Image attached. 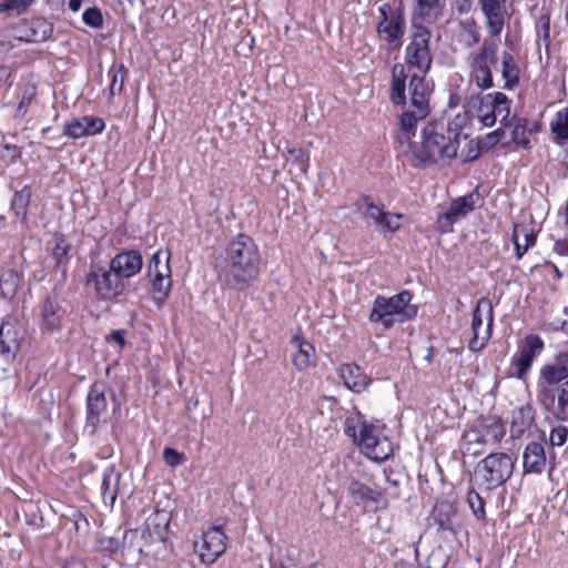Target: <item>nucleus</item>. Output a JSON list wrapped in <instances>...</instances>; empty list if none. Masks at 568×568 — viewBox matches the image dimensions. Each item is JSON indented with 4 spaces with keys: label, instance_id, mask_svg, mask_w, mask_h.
Listing matches in <instances>:
<instances>
[{
    "label": "nucleus",
    "instance_id": "1",
    "mask_svg": "<svg viewBox=\"0 0 568 568\" xmlns=\"http://www.w3.org/2000/svg\"><path fill=\"white\" fill-rule=\"evenodd\" d=\"M261 256L254 240L239 234L225 248L224 260L215 264L221 283L243 291L251 286L260 274Z\"/></svg>",
    "mask_w": 568,
    "mask_h": 568
},
{
    "label": "nucleus",
    "instance_id": "2",
    "mask_svg": "<svg viewBox=\"0 0 568 568\" xmlns=\"http://www.w3.org/2000/svg\"><path fill=\"white\" fill-rule=\"evenodd\" d=\"M446 132L444 122L428 123L423 129L420 146L410 145L407 153L408 162L415 168H424L440 160L455 159L459 141Z\"/></svg>",
    "mask_w": 568,
    "mask_h": 568
},
{
    "label": "nucleus",
    "instance_id": "3",
    "mask_svg": "<svg viewBox=\"0 0 568 568\" xmlns=\"http://www.w3.org/2000/svg\"><path fill=\"white\" fill-rule=\"evenodd\" d=\"M383 428L377 420L367 422L357 409H354L344 422L345 434L369 459L376 462L386 460L393 453V445L383 434Z\"/></svg>",
    "mask_w": 568,
    "mask_h": 568
},
{
    "label": "nucleus",
    "instance_id": "4",
    "mask_svg": "<svg viewBox=\"0 0 568 568\" xmlns=\"http://www.w3.org/2000/svg\"><path fill=\"white\" fill-rule=\"evenodd\" d=\"M505 435L506 428L500 417L480 416L463 434V448L466 454L477 457L485 452L486 446L497 445Z\"/></svg>",
    "mask_w": 568,
    "mask_h": 568
},
{
    "label": "nucleus",
    "instance_id": "5",
    "mask_svg": "<svg viewBox=\"0 0 568 568\" xmlns=\"http://www.w3.org/2000/svg\"><path fill=\"white\" fill-rule=\"evenodd\" d=\"M412 294L403 291L394 296H377L369 313L372 323H381L389 329L396 322L404 323L417 315V306L410 304Z\"/></svg>",
    "mask_w": 568,
    "mask_h": 568
},
{
    "label": "nucleus",
    "instance_id": "6",
    "mask_svg": "<svg viewBox=\"0 0 568 568\" xmlns=\"http://www.w3.org/2000/svg\"><path fill=\"white\" fill-rule=\"evenodd\" d=\"M514 467L513 458L506 453H490L477 463L471 480L479 489L491 491L511 477Z\"/></svg>",
    "mask_w": 568,
    "mask_h": 568
},
{
    "label": "nucleus",
    "instance_id": "7",
    "mask_svg": "<svg viewBox=\"0 0 568 568\" xmlns=\"http://www.w3.org/2000/svg\"><path fill=\"white\" fill-rule=\"evenodd\" d=\"M537 402L557 420H568V377L539 374Z\"/></svg>",
    "mask_w": 568,
    "mask_h": 568
},
{
    "label": "nucleus",
    "instance_id": "8",
    "mask_svg": "<svg viewBox=\"0 0 568 568\" xmlns=\"http://www.w3.org/2000/svg\"><path fill=\"white\" fill-rule=\"evenodd\" d=\"M511 103L503 92L476 93L468 98L467 108L468 112L473 113L484 126L491 128L498 119L500 124L508 119Z\"/></svg>",
    "mask_w": 568,
    "mask_h": 568
},
{
    "label": "nucleus",
    "instance_id": "9",
    "mask_svg": "<svg viewBox=\"0 0 568 568\" xmlns=\"http://www.w3.org/2000/svg\"><path fill=\"white\" fill-rule=\"evenodd\" d=\"M430 39L429 29L423 24L413 23L404 57L408 70H415V73L422 74H427L430 71L433 63Z\"/></svg>",
    "mask_w": 568,
    "mask_h": 568
},
{
    "label": "nucleus",
    "instance_id": "10",
    "mask_svg": "<svg viewBox=\"0 0 568 568\" xmlns=\"http://www.w3.org/2000/svg\"><path fill=\"white\" fill-rule=\"evenodd\" d=\"M485 18L487 31L490 37H499L507 14L506 3L508 0H477ZM475 0H453V12L464 16L473 10Z\"/></svg>",
    "mask_w": 568,
    "mask_h": 568
},
{
    "label": "nucleus",
    "instance_id": "11",
    "mask_svg": "<svg viewBox=\"0 0 568 568\" xmlns=\"http://www.w3.org/2000/svg\"><path fill=\"white\" fill-rule=\"evenodd\" d=\"M378 11L381 21L376 26L377 36L390 48H400L406 32L404 7L385 2L379 7Z\"/></svg>",
    "mask_w": 568,
    "mask_h": 568
},
{
    "label": "nucleus",
    "instance_id": "12",
    "mask_svg": "<svg viewBox=\"0 0 568 568\" xmlns=\"http://www.w3.org/2000/svg\"><path fill=\"white\" fill-rule=\"evenodd\" d=\"M498 60V45L494 41L485 40L478 52L474 53L470 62V78L480 90L494 87L491 67Z\"/></svg>",
    "mask_w": 568,
    "mask_h": 568
},
{
    "label": "nucleus",
    "instance_id": "13",
    "mask_svg": "<svg viewBox=\"0 0 568 568\" xmlns=\"http://www.w3.org/2000/svg\"><path fill=\"white\" fill-rule=\"evenodd\" d=\"M494 324V308L490 300L481 297L473 312L471 332L473 337L468 347L473 352L481 351L489 341Z\"/></svg>",
    "mask_w": 568,
    "mask_h": 568
},
{
    "label": "nucleus",
    "instance_id": "14",
    "mask_svg": "<svg viewBox=\"0 0 568 568\" xmlns=\"http://www.w3.org/2000/svg\"><path fill=\"white\" fill-rule=\"evenodd\" d=\"M87 285L92 287L102 300H112L123 292L124 285L111 265H91L87 275Z\"/></svg>",
    "mask_w": 568,
    "mask_h": 568
},
{
    "label": "nucleus",
    "instance_id": "15",
    "mask_svg": "<svg viewBox=\"0 0 568 568\" xmlns=\"http://www.w3.org/2000/svg\"><path fill=\"white\" fill-rule=\"evenodd\" d=\"M227 536L222 525H214L194 540V550L204 565H213L226 550Z\"/></svg>",
    "mask_w": 568,
    "mask_h": 568
},
{
    "label": "nucleus",
    "instance_id": "16",
    "mask_svg": "<svg viewBox=\"0 0 568 568\" xmlns=\"http://www.w3.org/2000/svg\"><path fill=\"white\" fill-rule=\"evenodd\" d=\"M357 210L362 217L381 233H395L400 229V220L404 217L400 213L385 211L368 196L357 204Z\"/></svg>",
    "mask_w": 568,
    "mask_h": 568
},
{
    "label": "nucleus",
    "instance_id": "17",
    "mask_svg": "<svg viewBox=\"0 0 568 568\" xmlns=\"http://www.w3.org/2000/svg\"><path fill=\"white\" fill-rule=\"evenodd\" d=\"M105 390L106 387L102 383H93L89 389L84 432L90 435H94L99 425L105 422L108 412Z\"/></svg>",
    "mask_w": 568,
    "mask_h": 568
},
{
    "label": "nucleus",
    "instance_id": "18",
    "mask_svg": "<svg viewBox=\"0 0 568 568\" xmlns=\"http://www.w3.org/2000/svg\"><path fill=\"white\" fill-rule=\"evenodd\" d=\"M542 349L544 341L538 335H527L518 353L511 358V366L515 368L511 375L518 379H524Z\"/></svg>",
    "mask_w": 568,
    "mask_h": 568
},
{
    "label": "nucleus",
    "instance_id": "19",
    "mask_svg": "<svg viewBox=\"0 0 568 568\" xmlns=\"http://www.w3.org/2000/svg\"><path fill=\"white\" fill-rule=\"evenodd\" d=\"M161 255V252L153 254L148 265V275L152 278L153 291L159 294V296L155 297L158 303H162L166 298L172 285L171 270L169 266L170 254H165L164 261H162Z\"/></svg>",
    "mask_w": 568,
    "mask_h": 568
},
{
    "label": "nucleus",
    "instance_id": "20",
    "mask_svg": "<svg viewBox=\"0 0 568 568\" xmlns=\"http://www.w3.org/2000/svg\"><path fill=\"white\" fill-rule=\"evenodd\" d=\"M170 516L164 510H156L150 516L144 527L139 530L148 550L154 546L163 547L169 534Z\"/></svg>",
    "mask_w": 568,
    "mask_h": 568
},
{
    "label": "nucleus",
    "instance_id": "21",
    "mask_svg": "<svg viewBox=\"0 0 568 568\" xmlns=\"http://www.w3.org/2000/svg\"><path fill=\"white\" fill-rule=\"evenodd\" d=\"M23 329L13 317H8L0 325V355L12 361L20 349Z\"/></svg>",
    "mask_w": 568,
    "mask_h": 568
},
{
    "label": "nucleus",
    "instance_id": "22",
    "mask_svg": "<svg viewBox=\"0 0 568 568\" xmlns=\"http://www.w3.org/2000/svg\"><path fill=\"white\" fill-rule=\"evenodd\" d=\"M347 494L357 506L367 507L369 504H375L376 508L387 507V500L379 490L373 489L357 479L349 480Z\"/></svg>",
    "mask_w": 568,
    "mask_h": 568
},
{
    "label": "nucleus",
    "instance_id": "23",
    "mask_svg": "<svg viewBox=\"0 0 568 568\" xmlns=\"http://www.w3.org/2000/svg\"><path fill=\"white\" fill-rule=\"evenodd\" d=\"M110 265L122 281L123 278H130L140 273L143 266V260L140 252L129 250L118 253L110 261Z\"/></svg>",
    "mask_w": 568,
    "mask_h": 568
},
{
    "label": "nucleus",
    "instance_id": "24",
    "mask_svg": "<svg viewBox=\"0 0 568 568\" xmlns=\"http://www.w3.org/2000/svg\"><path fill=\"white\" fill-rule=\"evenodd\" d=\"M480 200L478 187H476L473 192L453 200L448 210L440 216L439 221L445 220L448 225L454 224L474 211Z\"/></svg>",
    "mask_w": 568,
    "mask_h": 568
},
{
    "label": "nucleus",
    "instance_id": "25",
    "mask_svg": "<svg viewBox=\"0 0 568 568\" xmlns=\"http://www.w3.org/2000/svg\"><path fill=\"white\" fill-rule=\"evenodd\" d=\"M65 310L62 306V300L57 292H52L45 297L41 306L42 326L48 331L57 329L61 326Z\"/></svg>",
    "mask_w": 568,
    "mask_h": 568
},
{
    "label": "nucleus",
    "instance_id": "26",
    "mask_svg": "<svg viewBox=\"0 0 568 568\" xmlns=\"http://www.w3.org/2000/svg\"><path fill=\"white\" fill-rule=\"evenodd\" d=\"M425 77L426 74L413 73L409 81L410 108L418 109L419 115L429 112L430 90Z\"/></svg>",
    "mask_w": 568,
    "mask_h": 568
},
{
    "label": "nucleus",
    "instance_id": "27",
    "mask_svg": "<svg viewBox=\"0 0 568 568\" xmlns=\"http://www.w3.org/2000/svg\"><path fill=\"white\" fill-rule=\"evenodd\" d=\"M547 465V457L544 444L530 442L523 453V468L526 474H541Z\"/></svg>",
    "mask_w": 568,
    "mask_h": 568
},
{
    "label": "nucleus",
    "instance_id": "28",
    "mask_svg": "<svg viewBox=\"0 0 568 568\" xmlns=\"http://www.w3.org/2000/svg\"><path fill=\"white\" fill-rule=\"evenodd\" d=\"M120 552L122 557L155 556L158 550H148L141 539L139 529L125 530L122 537Z\"/></svg>",
    "mask_w": 568,
    "mask_h": 568
},
{
    "label": "nucleus",
    "instance_id": "29",
    "mask_svg": "<svg viewBox=\"0 0 568 568\" xmlns=\"http://www.w3.org/2000/svg\"><path fill=\"white\" fill-rule=\"evenodd\" d=\"M536 410L530 404L517 407L511 414L510 433L513 437H521L535 423Z\"/></svg>",
    "mask_w": 568,
    "mask_h": 568
},
{
    "label": "nucleus",
    "instance_id": "30",
    "mask_svg": "<svg viewBox=\"0 0 568 568\" xmlns=\"http://www.w3.org/2000/svg\"><path fill=\"white\" fill-rule=\"evenodd\" d=\"M344 385L355 393L363 392L369 384V378L356 364H343L338 369Z\"/></svg>",
    "mask_w": 568,
    "mask_h": 568
},
{
    "label": "nucleus",
    "instance_id": "31",
    "mask_svg": "<svg viewBox=\"0 0 568 568\" xmlns=\"http://www.w3.org/2000/svg\"><path fill=\"white\" fill-rule=\"evenodd\" d=\"M121 473L114 466H108L103 470L101 491L103 503L113 505L120 493Z\"/></svg>",
    "mask_w": 568,
    "mask_h": 568
},
{
    "label": "nucleus",
    "instance_id": "32",
    "mask_svg": "<svg viewBox=\"0 0 568 568\" xmlns=\"http://www.w3.org/2000/svg\"><path fill=\"white\" fill-rule=\"evenodd\" d=\"M415 16L426 23H435L443 17L446 0H416Z\"/></svg>",
    "mask_w": 568,
    "mask_h": 568
},
{
    "label": "nucleus",
    "instance_id": "33",
    "mask_svg": "<svg viewBox=\"0 0 568 568\" xmlns=\"http://www.w3.org/2000/svg\"><path fill=\"white\" fill-rule=\"evenodd\" d=\"M501 77L504 80L503 88L506 90H513L519 83V65L515 57L508 51H504L501 54Z\"/></svg>",
    "mask_w": 568,
    "mask_h": 568
},
{
    "label": "nucleus",
    "instance_id": "34",
    "mask_svg": "<svg viewBox=\"0 0 568 568\" xmlns=\"http://www.w3.org/2000/svg\"><path fill=\"white\" fill-rule=\"evenodd\" d=\"M528 120L508 114V119L501 123L505 128H511V141L523 149H530V141L526 133L528 131Z\"/></svg>",
    "mask_w": 568,
    "mask_h": 568
},
{
    "label": "nucleus",
    "instance_id": "35",
    "mask_svg": "<svg viewBox=\"0 0 568 568\" xmlns=\"http://www.w3.org/2000/svg\"><path fill=\"white\" fill-rule=\"evenodd\" d=\"M540 375H552V377H568V348L558 352L552 362L544 364L539 369Z\"/></svg>",
    "mask_w": 568,
    "mask_h": 568
},
{
    "label": "nucleus",
    "instance_id": "36",
    "mask_svg": "<svg viewBox=\"0 0 568 568\" xmlns=\"http://www.w3.org/2000/svg\"><path fill=\"white\" fill-rule=\"evenodd\" d=\"M72 245L61 235L54 237V247L52 256L55 261V267L61 268L62 276L67 275V264L70 261V251Z\"/></svg>",
    "mask_w": 568,
    "mask_h": 568
},
{
    "label": "nucleus",
    "instance_id": "37",
    "mask_svg": "<svg viewBox=\"0 0 568 568\" xmlns=\"http://www.w3.org/2000/svg\"><path fill=\"white\" fill-rule=\"evenodd\" d=\"M292 343L298 348L296 354L293 356L294 366L300 371L307 368L311 364L312 356L315 354L314 346L297 336H294Z\"/></svg>",
    "mask_w": 568,
    "mask_h": 568
},
{
    "label": "nucleus",
    "instance_id": "38",
    "mask_svg": "<svg viewBox=\"0 0 568 568\" xmlns=\"http://www.w3.org/2000/svg\"><path fill=\"white\" fill-rule=\"evenodd\" d=\"M30 200L31 189L27 185L17 191L11 200L10 207L14 212L16 216L22 222L28 220L27 209L29 206Z\"/></svg>",
    "mask_w": 568,
    "mask_h": 568
},
{
    "label": "nucleus",
    "instance_id": "39",
    "mask_svg": "<svg viewBox=\"0 0 568 568\" xmlns=\"http://www.w3.org/2000/svg\"><path fill=\"white\" fill-rule=\"evenodd\" d=\"M397 69V65L393 69L390 100L394 104H402L405 101V74L404 67H400L399 73Z\"/></svg>",
    "mask_w": 568,
    "mask_h": 568
},
{
    "label": "nucleus",
    "instance_id": "40",
    "mask_svg": "<svg viewBox=\"0 0 568 568\" xmlns=\"http://www.w3.org/2000/svg\"><path fill=\"white\" fill-rule=\"evenodd\" d=\"M111 78L110 92L112 95L120 94L123 90L128 70L123 63H113L108 72Z\"/></svg>",
    "mask_w": 568,
    "mask_h": 568
},
{
    "label": "nucleus",
    "instance_id": "41",
    "mask_svg": "<svg viewBox=\"0 0 568 568\" xmlns=\"http://www.w3.org/2000/svg\"><path fill=\"white\" fill-rule=\"evenodd\" d=\"M550 128L557 140H568V108L556 113Z\"/></svg>",
    "mask_w": 568,
    "mask_h": 568
},
{
    "label": "nucleus",
    "instance_id": "42",
    "mask_svg": "<svg viewBox=\"0 0 568 568\" xmlns=\"http://www.w3.org/2000/svg\"><path fill=\"white\" fill-rule=\"evenodd\" d=\"M37 95V88L33 84H26L21 89L19 95V102L16 110L17 116H24L28 112L29 105L34 100Z\"/></svg>",
    "mask_w": 568,
    "mask_h": 568
},
{
    "label": "nucleus",
    "instance_id": "43",
    "mask_svg": "<svg viewBox=\"0 0 568 568\" xmlns=\"http://www.w3.org/2000/svg\"><path fill=\"white\" fill-rule=\"evenodd\" d=\"M537 43L548 49L550 44V17L541 14L536 21Z\"/></svg>",
    "mask_w": 568,
    "mask_h": 568
},
{
    "label": "nucleus",
    "instance_id": "44",
    "mask_svg": "<svg viewBox=\"0 0 568 568\" xmlns=\"http://www.w3.org/2000/svg\"><path fill=\"white\" fill-rule=\"evenodd\" d=\"M121 542L118 538L101 536L97 539L95 550L103 556L112 557L120 552Z\"/></svg>",
    "mask_w": 568,
    "mask_h": 568
},
{
    "label": "nucleus",
    "instance_id": "45",
    "mask_svg": "<svg viewBox=\"0 0 568 568\" xmlns=\"http://www.w3.org/2000/svg\"><path fill=\"white\" fill-rule=\"evenodd\" d=\"M418 109L410 108L405 111L400 116V128L404 132L410 133L415 130V126L419 120H423L427 114H417Z\"/></svg>",
    "mask_w": 568,
    "mask_h": 568
},
{
    "label": "nucleus",
    "instance_id": "46",
    "mask_svg": "<svg viewBox=\"0 0 568 568\" xmlns=\"http://www.w3.org/2000/svg\"><path fill=\"white\" fill-rule=\"evenodd\" d=\"M467 503L477 519L485 517V501L484 498L475 489H470L467 494Z\"/></svg>",
    "mask_w": 568,
    "mask_h": 568
},
{
    "label": "nucleus",
    "instance_id": "47",
    "mask_svg": "<svg viewBox=\"0 0 568 568\" xmlns=\"http://www.w3.org/2000/svg\"><path fill=\"white\" fill-rule=\"evenodd\" d=\"M513 241H514V244H515L516 257L518 260H520L524 256V254L528 251V248L535 245V243H536V235L534 233H527L526 232L524 234V242L525 243H520L519 239H518V235H517V233L515 231L514 234H513Z\"/></svg>",
    "mask_w": 568,
    "mask_h": 568
},
{
    "label": "nucleus",
    "instance_id": "48",
    "mask_svg": "<svg viewBox=\"0 0 568 568\" xmlns=\"http://www.w3.org/2000/svg\"><path fill=\"white\" fill-rule=\"evenodd\" d=\"M64 135L71 138V139H80L85 135V129L83 123V116L75 118L71 120L70 122L64 124L63 128Z\"/></svg>",
    "mask_w": 568,
    "mask_h": 568
},
{
    "label": "nucleus",
    "instance_id": "49",
    "mask_svg": "<svg viewBox=\"0 0 568 568\" xmlns=\"http://www.w3.org/2000/svg\"><path fill=\"white\" fill-rule=\"evenodd\" d=\"M82 20L88 27L94 29H100L103 26V16L98 7H91L84 10Z\"/></svg>",
    "mask_w": 568,
    "mask_h": 568
},
{
    "label": "nucleus",
    "instance_id": "50",
    "mask_svg": "<svg viewBox=\"0 0 568 568\" xmlns=\"http://www.w3.org/2000/svg\"><path fill=\"white\" fill-rule=\"evenodd\" d=\"M568 438V427L565 425H557L551 428L549 435V444L555 447H560L566 444Z\"/></svg>",
    "mask_w": 568,
    "mask_h": 568
},
{
    "label": "nucleus",
    "instance_id": "51",
    "mask_svg": "<svg viewBox=\"0 0 568 568\" xmlns=\"http://www.w3.org/2000/svg\"><path fill=\"white\" fill-rule=\"evenodd\" d=\"M83 123L87 136L101 133L105 126L104 121L95 116H83Z\"/></svg>",
    "mask_w": 568,
    "mask_h": 568
},
{
    "label": "nucleus",
    "instance_id": "52",
    "mask_svg": "<svg viewBox=\"0 0 568 568\" xmlns=\"http://www.w3.org/2000/svg\"><path fill=\"white\" fill-rule=\"evenodd\" d=\"M467 121V118L465 114H457L453 121H450L448 124H445L447 128V132L449 135L454 136L456 140L459 141L460 131L465 126Z\"/></svg>",
    "mask_w": 568,
    "mask_h": 568
},
{
    "label": "nucleus",
    "instance_id": "53",
    "mask_svg": "<svg viewBox=\"0 0 568 568\" xmlns=\"http://www.w3.org/2000/svg\"><path fill=\"white\" fill-rule=\"evenodd\" d=\"M163 459L168 466L176 467L183 463L184 456L176 449L166 447L163 450Z\"/></svg>",
    "mask_w": 568,
    "mask_h": 568
},
{
    "label": "nucleus",
    "instance_id": "54",
    "mask_svg": "<svg viewBox=\"0 0 568 568\" xmlns=\"http://www.w3.org/2000/svg\"><path fill=\"white\" fill-rule=\"evenodd\" d=\"M462 37L463 42L467 48H471L480 40V34L476 30L475 24H468L467 27H465Z\"/></svg>",
    "mask_w": 568,
    "mask_h": 568
},
{
    "label": "nucleus",
    "instance_id": "55",
    "mask_svg": "<svg viewBox=\"0 0 568 568\" xmlns=\"http://www.w3.org/2000/svg\"><path fill=\"white\" fill-rule=\"evenodd\" d=\"M12 71L10 67L1 65L0 67V88L7 87L9 89L12 85L11 80Z\"/></svg>",
    "mask_w": 568,
    "mask_h": 568
},
{
    "label": "nucleus",
    "instance_id": "56",
    "mask_svg": "<svg viewBox=\"0 0 568 568\" xmlns=\"http://www.w3.org/2000/svg\"><path fill=\"white\" fill-rule=\"evenodd\" d=\"M554 250L559 255H567L568 254V239H562V240L556 241Z\"/></svg>",
    "mask_w": 568,
    "mask_h": 568
},
{
    "label": "nucleus",
    "instance_id": "57",
    "mask_svg": "<svg viewBox=\"0 0 568 568\" xmlns=\"http://www.w3.org/2000/svg\"><path fill=\"white\" fill-rule=\"evenodd\" d=\"M20 8L21 6L18 3L17 0H4L3 2H0V12Z\"/></svg>",
    "mask_w": 568,
    "mask_h": 568
},
{
    "label": "nucleus",
    "instance_id": "58",
    "mask_svg": "<svg viewBox=\"0 0 568 568\" xmlns=\"http://www.w3.org/2000/svg\"><path fill=\"white\" fill-rule=\"evenodd\" d=\"M111 339L116 342L121 347H123L125 344L123 331H113L111 334Z\"/></svg>",
    "mask_w": 568,
    "mask_h": 568
},
{
    "label": "nucleus",
    "instance_id": "59",
    "mask_svg": "<svg viewBox=\"0 0 568 568\" xmlns=\"http://www.w3.org/2000/svg\"><path fill=\"white\" fill-rule=\"evenodd\" d=\"M390 568H415V566L405 559H399L394 561Z\"/></svg>",
    "mask_w": 568,
    "mask_h": 568
},
{
    "label": "nucleus",
    "instance_id": "60",
    "mask_svg": "<svg viewBox=\"0 0 568 568\" xmlns=\"http://www.w3.org/2000/svg\"><path fill=\"white\" fill-rule=\"evenodd\" d=\"M83 0H69L68 7L71 11L78 12L81 9Z\"/></svg>",
    "mask_w": 568,
    "mask_h": 568
},
{
    "label": "nucleus",
    "instance_id": "61",
    "mask_svg": "<svg viewBox=\"0 0 568 568\" xmlns=\"http://www.w3.org/2000/svg\"><path fill=\"white\" fill-rule=\"evenodd\" d=\"M503 135H504V130L498 129V130L489 133L488 134V139L493 140L494 143H496V142H498L501 139Z\"/></svg>",
    "mask_w": 568,
    "mask_h": 568
},
{
    "label": "nucleus",
    "instance_id": "62",
    "mask_svg": "<svg viewBox=\"0 0 568 568\" xmlns=\"http://www.w3.org/2000/svg\"><path fill=\"white\" fill-rule=\"evenodd\" d=\"M437 521L440 529L446 530L450 528V523L448 518H439Z\"/></svg>",
    "mask_w": 568,
    "mask_h": 568
},
{
    "label": "nucleus",
    "instance_id": "63",
    "mask_svg": "<svg viewBox=\"0 0 568 568\" xmlns=\"http://www.w3.org/2000/svg\"><path fill=\"white\" fill-rule=\"evenodd\" d=\"M12 49L11 42L0 41V53L9 52Z\"/></svg>",
    "mask_w": 568,
    "mask_h": 568
},
{
    "label": "nucleus",
    "instance_id": "64",
    "mask_svg": "<svg viewBox=\"0 0 568 568\" xmlns=\"http://www.w3.org/2000/svg\"><path fill=\"white\" fill-rule=\"evenodd\" d=\"M549 267L554 272V276L556 280H560L562 277V273L555 264H549Z\"/></svg>",
    "mask_w": 568,
    "mask_h": 568
}]
</instances>
